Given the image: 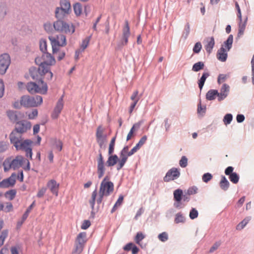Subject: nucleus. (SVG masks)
<instances>
[{"mask_svg": "<svg viewBox=\"0 0 254 254\" xmlns=\"http://www.w3.org/2000/svg\"><path fill=\"white\" fill-rule=\"evenodd\" d=\"M69 13V12L60 7H57L55 11V15L58 20L53 23L56 31L70 35L74 32L75 28L72 24L67 23L62 20Z\"/></svg>", "mask_w": 254, "mask_h": 254, "instance_id": "1", "label": "nucleus"}, {"mask_svg": "<svg viewBox=\"0 0 254 254\" xmlns=\"http://www.w3.org/2000/svg\"><path fill=\"white\" fill-rule=\"evenodd\" d=\"M31 125L30 122L26 120L18 121L14 129L10 133L9 137L11 144L20 143L23 141L22 134L30 129Z\"/></svg>", "mask_w": 254, "mask_h": 254, "instance_id": "2", "label": "nucleus"}, {"mask_svg": "<svg viewBox=\"0 0 254 254\" xmlns=\"http://www.w3.org/2000/svg\"><path fill=\"white\" fill-rule=\"evenodd\" d=\"M26 88L29 92L31 94L40 93L46 94L48 91L47 84L44 80L40 79L39 82H29L27 83Z\"/></svg>", "mask_w": 254, "mask_h": 254, "instance_id": "3", "label": "nucleus"}, {"mask_svg": "<svg viewBox=\"0 0 254 254\" xmlns=\"http://www.w3.org/2000/svg\"><path fill=\"white\" fill-rule=\"evenodd\" d=\"M43 102V98L40 95L30 96L24 95L21 97L20 104L25 108L36 107Z\"/></svg>", "mask_w": 254, "mask_h": 254, "instance_id": "4", "label": "nucleus"}, {"mask_svg": "<svg viewBox=\"0 0 254 254\" xmlns=\"http://www.w3.org/2000/svg\"><path fill=\"white\" fill-rule=\"evenodd\" d=\"M33 142L29 139L23 140L20 143L12 144L17 151H24L25 152V156L30 159H32V149L31 147Z\"/></svg>", "mask_w": 254, "mask_h": 254, "instance_id": "5", "label": "nucleus"}, {"mask_svg": "<svg viewBox=\"0 0 254 254\" xmlns=\"http://www.w3.org/2000/svg\"><path fill=\"white\" fill-rule=\"evenodd\" d=\"M109 177L106 176L102 181L99 193H102L106 196H109L114 190V184L111 181H109Z\"/></svg>", "mask_w": 254, "mask_h": 254, "instance_id": "6", "label": "nucleus"}, {"mask_svg": "<svg viewBox=\"0 0 254 254\" xmlns=\"http://www.w3.org/2000/svg\"><path fill=\"white\" fill-rule=\"evenodd\" d=\"M24 163L26 164V166L23 167L25 171H29L30 169V162L29 160L23 156L20 155L16 156L14 159H12L11 158V164H12V168L16 170L21 167Z\"/></svg>", "mask_w": 254, "mask_h": 254, "instance_id": "7", "label": "nucleus"}, {"mask_svg": "<svg viewBox=\"0 0 254 254\" xmlns=\"http://www.w3.org/2000/svg\"><path fill=\"white\" fill-rule=\"evenodd\" d=\"M11 63V59L9 54L4 53L0 55V74H4L10 64Z\"/></svg>", "mask_w": 254, "mask_h": 254, "instance_id": "8", "label": "nucleus"}, {"mask_svg": "<svg viewBox=\"0 0 254 254\" xmlns=\"http://www.w3.org/2000/svg\"><path fill=\"white\" fill-rule=\"evenodd\" d=\"M97 162V173L98 179H100L104 176L106 171L104 158L100 150H99L98 157Z\"/></svg>", "mask_w": 254, "mask_h": 254, "instance_id": "9", "label": "nucleus"}, {"mask_svg": "<svg viewBox=\"0 0 254 254\" xmlns=\"http://www.w3.org/2000/svg\"><path fill=\"white\" fill-rule=\"evenodd\" d=\"M58 38V40H57L52 36L49 37V39L52 43L53 53H55L58 51V49L55 47V45L63 47L66 44V37L64 35H61Z\"/></svg>", "mask_w": 254, "mask_h": 254, "instance_id": "10", "label": "nucleus"}, {"mask_svg": "<svg viewBox=\"0 0 254 254\" xmlns=\"http://www.w3.org/2000/svg\"><path fill=\"white\" fill-rule=\"evenodd\" d=\"M180 169L173 167L168 171L163 178L164 181L169 182L176 180L180 177Z\"/></svg>", "mask_w": 254, "mask_h": 254, "instance_id": "11", "label": "nucleus"}, {"mask_svg": "<svg viewBox=\"0 0 254 254\" xmlns=\"http://www.w3.org/2000/svg\"><path fill=\"white\" fill-rule=\"evenodd\" d=\"M41 68H37L32 66L29 68V73L33 80H35L37 82H39L40 79L43 80V76L44 75V71Z\"/></svg>", "mask_w": 254, "mask_h": 254, "instance_id": "12", "label": "nucleus"}, {"mask_svg": "<svg viewBox=\"0 0 254 254\" xmlns=\"http://www.w3.org/2000/svg\"><path fill=\"white\" fill-rule=\"evenodd\" d=\"M64 95L61 96L58 100L56 106L51 115V117L53 119H56L58 118L64 107L63 103Z\"/></svg>", "mask_w": 254, "mask_h": 254, "instance_id": "13", "label": "nucleus"}, {"mask_svg": "<svg viewBox=\"0 0 254 254\" xmlns=\"http://www.w3.org/2000/svg\"><path fill=\"white\" fill-rule=\"evenodd\" d=\"M230 86L228 84L224 83L220 89V92H218V101L220 102L224 100L228 96Z\"/></svg>", "mask_w": 254, "mask_h": 254, "instance_id": "14", "label": "nucleus"}, {"mask_svg": "<svg viewBox=\"0 0 254 254\" xmlns=\"http://www.w3.org/2000/svg\"><path fill=\"white\" fill-rule=\"evenodd\" d=\"M42 58L46 67H49V66L54 65L56 63L54 57L47 52L43 53Z\"/></svg>", "mask_w": 254, "mask_h": 254, "instance_id": "15", "label": "nucleus"}, {"mask_svg": "<svg viewBox=\"0 0 254 254\" xmlns=\"http://www.w3.org/2000/svg\"><path fill=\"white\" fill-rule=\"evenodd\" d=\"M15 175L12 174L9 178L3 180L0 182V188H7L12 187L15 184Z\"/></svg>", "mask_w": 254, "mask_h": 254, "instance_id": "16", "label": "nucleus"}, {"mask_svg": "<svg viewBox=\"0 0 254 254\" xmlns=\"http://www.w3.org/2000/svg\"><path fill=\"white\" fill-rule=\"evenodd\" d=\"M47 186L52 193L55 194L56 196L58 195L60 185L57 183L56 180L53 179L50 180L47 183Z\"/></svg>", "mask_w": 254, "mask_h": 254, "instance_id": "17", "label": "nucleus"}, {"mask_svg": "<svg viewBox=\"0 0 254 254\" xmlns=\"http://www.w3.org/2000/svg\"><path fill=\"white\" fill-rule=\"evenodd\" d=\"M227 52V50H226L223 46H222L217 51L216 55L217 59L222 62H225L228 57Z\"/></svg>", "mask_w": 254, "mask_h": 254, "instance_id": "18", "label": "nucleus"}, {"mask_svg": "<svg viewBox=\"0 0 254 254\" xmlns=\"http://www.w3.org/2000/svg\"><path fill=\"white\" fill-rule=\"evenodd\" d=\"M35 205V201H34L32 203V204L27 208L26 211L24 212V213L22 215L21 220L17 222V228H20L22 226L23 222L27 218L29 213L30 212L31 210H32V208L33 207V206Z\"/></svg>", "mask_w": 254, "mask_h": 254, "instance_id": "19", "label": "nucleus"}, {"mask_svg": "<svg viewBox=\"0 0 254 254\" xmlns=\"http://www.w3.org/2000/svg\"><path fill=\"white\" fill-rule=\"evenodd\" d=\"M147 139V137L146 135L143 136L139 140L138 142L136 144V145L133 147L132 149L130 151L129 154H133L136 152L137 151L139 148L143 145V144L146 142Z\"/></svg>", "mask_w": 254, "mask_h": 254, "instance_id": "20", "label": "nucleus"}, {"mask_svg": "<svg viewBox=\"0 0 254 254\" xmlns=\"http://www.w3.org/2000/svg\"><path fill=\"white\" fill-rule=\"evenodd\" d=\"M119 160L118 156L116 154L109 155L108 160L105 164L107 167H112L116 165Z\"/></svg>", "mask_w": 254, "mask_h": 254, "instance_id": "21", "label": "nucleus"}, {"mask_svg": "<svg viewBox=\"0 0 254 254\" xmlns=\"http://www.w3.org/2000/svg\"><path fill=\"white\" fill-rule=\"evenodd\" d=\"M104 129L101 126H99L96 130V141L106 140L107 136L104 134Z\"/></svg>", "mask_w": 254, "mask_h": 254, "instance_id": "22", "label": "nucleus"}, {"mask_svg": "<svg viewBox=\"0 0 254 254\" xmlns=\"http://www.w3.org/2000/svg\"><path fill=\"white\" fill-rule=\"evenodd\" d=\"M97 195V189L92 192L91 195V198L89 200V202L91 208L92 209V211L91 213V216L93 218L94 217L95 212H94V206L95 204V200Z\"/></svg>", "mask_w": 254, "mask_h": 254, "instance_id": "23", "label": "nucleus"}, {"mask_svg": "<svg viewBox=\"0 0 254 254\" xmlns=\"http://www.w3.org/2000/svg\"><path fill=\"white\" fill-rule=\"evenodd\" d=\"M6 115L12 123H16L18 122V112L15 111L9 110L6 112Z\"/></svg>", "mask_w": 254, "mask_h": 254, "instance_id": "24", "label": "nucleus"}, {"mask_svg": "<svg viewBox=\"0 0 254 254\" xmlns=\"http://www.w3.org/2000/svg\"><path fill=\"white\" fill-rule=\"evenodd\" d=\"M219 186L221 190L227 191L230 186V183L224 176H221V180L219 182Z\"/></svg>", "mask_w": 254, "mask_h": 254, "instance_id": "25", "label": "nucleus"}, {"mask_svg": "<svg viewBox=\"0 0 254 254\" xmlns=\"http://www.w3.org/2000/svg\"><path fill=\"white\" fill-rule=\"evenodd\" d=\"M86 237L87 235L86 232H81L77 235L75 243L84 246V244H85L87 241Z\"/></svg>", "mask_w": 254, "mask_h": 254, "instance_id": "26", "label": "nucleus"}, {"mask_svg": "<svg viewBox=\"0 0 254 254\" xmlns=\"http://www.w3.org/2000/svg\"><path fill=\"white\" fill-rule=\"evenodd\" d=\"M218 91L216 89L209 90L206 94V99L209 101L214 100L216 96L218 97Z\"/></svg>", "mask_w": 254, "mask_h": 254, "instance_id": "27", "label": "nucleus"}, {"mask_svg": "<svg viewBox=\"0 0 254 254\" xmlns=\"http://www.w3.org/2000/svg\"><path fill=\"white\" fill-rule=\"evenodd\" d=\"M209 76H210V74L208 72H204L202 73L201 77L198 80V87L200 90H202L206 79Z\"/></svg>", "mask_w": 254, "mask_h": 254, "instance_id": "28", "label": "nucleus"}, {"mask_svg": "<svg viewBox=\"0 0 254 254\" xmlns=\"http://www.w3.org/2000/svg\"><path fill=\"white\" fill-rule=\"evenodd\" d=\"M215 45V41L213 37L210 38V40L207 42V44L205 45V49L208 54H210Z\"/></svg>", "mask_w": 254, "mask_h": 254, "instance_id": "29", "label": "nucleus"}, {"mask_svg": "<svg viewBox=\"0 0 254 254\" xmlns=\"http://www.w3.org/2000/svg\"><path fill=\"white\" fill-rule=\"evenodd\" d=\"M129 146L128 145L125 146L120 153V158H125L127 160L128 157L132 155L133 154H129L130 151H128Z\"/></svg>", "mask_w": 254, "mask_h": 254, "instance_id": "30", "label": "nucleus"}, {"mask_svg": "<svg viewBox=\"0 0 254 254\" xmlns=\"http://www.w3.org/2000/svg\"><path fill=\"white\" fill-rule=\"evenodd\" d=\"M247 20L248 18L246 17V19L245 20L243 23L242 22H240L239 24V29L237 34L238 37H240L244 34V31L245 30L247 24Z\"/></svg>", "mask_w": 254, "mask_h": 254, "instance_id": "31", "label": "nucleus"}, {"mask_svg": "<svg viewBox=\"0 0 254 254\" xmlns=\"http://www.w3.org/2000/svg\"><path fill=\"white\" fill-rule=\"evenodd\" d=\"M60 5V8L66 10L69 13L71 11L70 4L68 0H61Z\"/></svg>", "mask_w": 254, "mask_h": 254, "instance_id": "32", "label": "nucleus"}, {"mask_svg": "<svg viewBox=\"0 0 254 254\" xmlns=\"http://www.w3.org/2000/svg\"><path fill=\"white\" fill-rule=\"evenodd\" d=\"M233 42V36L231 34L229 35L226 41L224 42L222 46H225L227 50V51H229L232 47V44Z\"/></svg>", "mask_w": 254, "mask_h": 254, "instance_id": "33", "label": "nucleus"}, {"mask_svg": "<svg viewBox=\"0 0 254 254\" xmlns=\"http://www.w3.org/2000/svg\"><path fill=\"white\" fill-rule=\"evenodd\" d=\"M173 195L175 201H181L182 199L183 191L181 189H177L174 191Z\"/></svg>", "mask_w": 254, "mask_h": 254, "instance_id": "34", "label": "nucleus"}, {"mask_svg": "<svg viewBox=\"0 0 254 254\" xmlns=\"http://www.w3.org/2000/svg\"><path fill=\"white\" fill-rule=\"evenodd\" d=\"M251 216L246 217L240 223H239L237 225V226L236 227V229L237 230H242L246 226V225L249 223V222L251 220Z\"/></svg>", "mask_w": 254, "mask_h": 254, "instance_id": "35", "label": "nucleus"}, {"mask_svg": "<svg viewBox=\"0 0 254 254\" xmlns=\"http://www.w3.org/2000/svg\"><path fill=\"white\" fill-rule=\"evenodd\" d=\"M44 28L45 30L48 34H53L54 31H56L53 24L51 23L50 22H47L44 24Z\"/></svg>", "mask_w": 254, "mask_h": 254, "instance_id": "36", "label": "nucleus"}, {"mask_svg": "<svg viewBox=\"0 0 254 254\" xmlns=\"http://www.w3.org/2000/svg\"><path fill=\"white\" fill-rule=\"evenodd\" d=\"M204 67V63L203 62H198L192 65V70L194 72H198L203 69Z\"/></svg>", "mask_w": 254, "mask_h": 254, "instance_id": "37", "label": "nucleus"}, {"mask_svg": "<svg viewBox=\"0 0 254 254\" xmlns=\"http://www.w3.org/2000/svg\"><path fill=\"white\" fill-rule=\"evenodd\" d=\"M4 172L8 171L10 169L12 168V164H11V158H6L4 161H2V165Z\"/></svg>", "mask_w": 254, "mask_h": 254, "instance_id": "38", "label": "nucleus"}, {"mask_svg": "<svg viewBox=\"0 0 254 254\" xmlns=\"http://www.w3.org/2000/svg\"><path fill=\"white\" fill-rule=\"evenodd\" d=\"M35 62L36 64L39 65V68H42V71H46V67L44 64V61L41 57H37L35 59Z\"/></svg>", "mask_w": 254, "mask_h": 254, "instance_id": "39", "label": "nucleus"}, {"mask_svg": "<svg viewBox=\"0 0 254 254\" xmlns=\"http://www.w3.org/2000/svg\"><path fill=\"white\" fill-rule=\"evenodd\" d=\"M190 24L189 22H187L184 27V29L182 33V37L184 39L186 40L187 39L190 34Z\"/></svg>", "mask_w": 254, "mask_h": 254, "instance_id": "40", "label": "nucleus"}, {"mask_svg": "<svg viewBox=\"0 0 254 254\" xmlns=\"http://www.w3.org/2000/svg\"><path fill=\"white\" fill-rule=\"evenodd\" d=\"M123 199H124V196L123 195H120L119 196L117 201L116 202L115 204L113 206V207L111 211V212L112 213H113L114 212H115L116 210V209L118 206H120L122 205L123 201Z\"/></svg>", "mask_w": 254, "mask_h": 254, "instance_id": "41", "label": "nucleus"}, {"mask_svg": "<svg viewBox=\"0 0 254 254\" xmlns=\"http://www.w3.org/2000/svg\"><path fill=\"white\" fill-rule=\"evenodd\" d=\"M16 194V190L14 189L9 190L5 192V197L8 198L10 200H13Z\"/></svg>", "mask_w": 254, "mask_h": 254, "instance_id": "42", "label": "nucleus"}, {"mask_svg": "<svg viewBox=\"0 0 254 254\" xmlns=\"http://www.w3.org/2000/svg\"><path fill=\"white\" fill-rule=\"evenodd\" d=\"M53 145L54 147L58 149L59 151H61L63 148V143L62 142L57 138H54L53 139Z\"/></svg>", "mask_w": 254, "mask_h": 254, "instance_id": "43", "label": "nucleus"}, {"mask_svg": "<svg viewBox=\"0 0 254 254\" xmlns=\"http://www.w3.org/2000/svg\"><path fill=\"white\" fill-rule=\"evenodd\" d=\"M7 14V8L6 6L1 3H0V20L3 19Z\"/></svg>", "mask_w": 254, "mask_h": 254, "instance_id": "44", "label": "nucleus"}, {"mask_svg": "<svg viewBox=\"0 0 254 254\" xmlns=\"http://www.w3.org/2000/svg\"><path fill=\"white\" fill-rule=\"evenodd\" d=\"M39 46L40 51L44 53L47 52V45L46 40L45 39H41L39 41Z\"/></svg>", "mask_w": 254, "mask_h": 254, "instance_id": "45", "label": "nucleus"}, {"mask_svg": "<svg viewBox=\"0 0 254 254\" xmlns=\"http://www.w3.org/2000/svg\"><path fill=\"white\" fill-rule=\"evenodd\" d=\"M229 179L232 183L236 184L239 182L240 177L236 172H234L229 176Z\"/></svg>", "mask_w": 254, "mask_h": 254, "instance_id": "46", "label": "nucleus"}, {"mask_svg": "<svg viewBox=\"0 0 254 254\" xmlns=\"http://www.w3.org/2000/svg\"><path fill=\"white\" fill-rule=\"evenodd\" d=\"M230 77V74H219L217 77V83L220 84L225 82L227 79Z\"/></svg>", "mask_w": 254, "mask_h": 254, "instance_id": "47", "label": "nucleus"}, {"mask_svg": "<svg viewBox=\"0 0 254 254\" xmlns=\"http://www.w3.org/2000/svg\"><path fill=\"white\" fill-rule=\"evenodd\" d=\"M186 219L181 212H179L176 214L175 218V222L177 224L180 223H184Z\"/></svg>", "mask_w": 254, "mask_h": 254, "instance_id": "48", "label": "nucleus"}, {"mask_svg": "<svg viewBox=\"0 0 254 254\" xmlns=\"http://www.w3.org/2000/svg\"><path fill=\"white\" fill-rule=\"evenodd\" d=\"M145 237V235L141 232H138L136 233L134 238V241L137 244L140 245V242L144 239Z\"/></svg>", "mask_w": 254, "mask_h": 254, "instance_id": "49", "label": "nucleus"}, {"mask_svg": "<svg viewBox=\"0 0 254 254\" xmlns=\"http://www.w3.org/2000/svg\"><path fill=\"white\" fill-rule=\"evenodd\" d=\"M91 38V36L86 37L82 42L81 45V49L82 51H83L88 46L89 41Z\"/></svg>", "mask_w": 254, "mask_h": 254, "instance_id": "50", "label": "nucleus"}, {"mask_svg": "<svg viewBox=\"0 0 254 254\" xmlns=\"http://www.w3.org/2000/svg\"><path fill=\"white\" fill-rule=\"evenodd\" d=\"M84 245L75 243V248L73 251V254H79L83 251Z\"/></svg>", "mask_w": 254, "mask_h": 254, "instance_id": "51", "label": "nucleus"}, {"mask_svg": "<svg viewBox=\"0 0 254 254\" xmlns=\"http://www.w3.org/2000/svg\"><path fill=\"white\" fill-rule=\"evenodd\" d=\"M73 10L76 15H79L81 13L82 6L80 3H76L73 5Z\"/></svg>", "mask_w": 254, "mask_h": 254, "instance_id": "52", "label": "nucleus"}, {"mask_svg": "<svg viewBox=\"0 0 254 254\" xmlns=\"http://www.w3.org/2000/svg\"><path fill=\"white\" fill-rule=\"evenodd\" d=\"M116 141V136L113 137L110 141L109 147L108 154L109 155H111L114 153V146Z\"/></svg>", "mask_w": 254, "mask_h": 254, "instance_id": "53", "label": "nucleus"}, {"mask_svg": "<svg viewBox=\"0 0 254 254\" xmlns=\"http://www.w3.org/2000/svg\"><path fill=\"white\" fill-rule=\"evenodd\" d=\"M233 120V115L231 114H227L223 118V122L225 125H229Z\"/></svg>", "mask_w": 254, "mask_h": 254, "instance_id": "54", "label": "nucleus"}, {"mask_svg": "<svg viewBox=\"0 0 254 254\" xmlns=\"http://www.w3.org/2000/svg\"><path fill=\"white\" fill-rule=\"evenodd\" d=\"M130 30L127 21H126V25L123 29V37H129L130 36Z\"/></svg>", "mask_w": 254, "mask_h": 254, "instance_id": "55", "label": "nucleus"}, {"mask_svg": "<svg viewBox=\"0 0 254 254\" xmlns=\"http://www.w3.org/2000/svg\"><path fill=\"white\" fill-rule=\"evenodd\" d=\"M198 211L194 208H192L190 212L189 216L190 218L193 220L196 218L198 217Z\"/></svg>", "mask_w": 254, "mask_h": 254, "instance_id": "56", "label": "nucleus"}, {"mask_svg": "<svg viewBox=\"0 0 254 254\" xmlns=\"http://www.w3.org/2000/svg\"><path fill=\"white\" fill-rule=\"evenodd\" d=\"M158 238L161 242H165L168 240V235L167 232H164L158 235Z\"/></svg>", "mask_w": 254, "mask_h": 254, "instance_id": "57", "label": "nucleus"}, {"mask_svg": "<svg viewBox=\"0 0 254 254\" xmlns=\"http://www.w3.org/2000/svg\"><path fill=\"white\" fill-rule=\"evenodd\" d=\"M44 75L46 76V78L48 80H51L52 79L53 74L50 70V67H46V71H44Z\"/></svg>", "mask_w": 254, "mask_h": 254, "instance_id": "58", "label": "nucleus"}, {"mask_svg": "<svg viewBox=\"0 0 254 254\" xmlns=\"http://www.w3.org/2000/svg\"><path fill=\"white\" fill-rule=\"evenodd\" d=\"M8 235L7 230H3L2 231L0 235V247H1L4 243L5 239L7 237Z\"/></svg>", "mask_w": 254, "mask_h": 254, "instance_id": "59", "label": "nucleus"}, {"mask_svg": "<svg viewBox=\"0 0 254 254\" xmlns=\"http://www.w3.org/2000/svg\"><path fill=\"white\" fill-rule=\"evenodd\" d=\"M202 49V45L200 42H198L195 44L193 48V52L195 54H198Z\"/></svg>", "mask_w": 254, "mask_h": 254, "instance_id": "60", "label": "nucleus"}, {"mask_svg": "<svg viewBox=\"0 0 254 254\" xmlns=\"http://www.w3.org/2000/svg\"><path fill=\"white\" fill-rule=\"evenodd\" d=\"M127 161V160L125 158H120V159H119V160L118 161V164L117 167V170L118 171L121 170L125 165Z\"/></svg>", "mask_w": 254, "mask_h": 254, "instance_id": "61", "label": "nucleus"}, {"mask_svg": "<svg viewBox=\"0 0 254 254\" xmlns=\"http://www.w3.org/2000/svg\"><path fill=\"white\" fill-rule=\"evenodd\" d=\"M179 165L182 168H185L188 165V158L185 156H183L179 161Z\"/></svg>", "mask_w": 254, "mask_h": 254, "instance_id": "62", "label": "nucleus"}, {"mask_svg": "<svg viewBox=\"0 0 254 254\" xmlns=\"http://www.w3.org/2000/svg\"><path fill=\"white\" fill-rule=\"evenodd\" d=\"M212 175L209 173H206L203 175L202 180L204 183H208L212 178Z\"/></svg>", "mask_w": 254, "mask_h": 254, "instance_id": "63", "label": "nucleus"}, {"mask_svg": "<svg viewBox=\"0 0 254 254\" xmlns=\"http://www.w3.org/2000/svg\"><path fill=\"white\" fill-rule=\"evenodd\" d=\"M197 188L196 186H192L189 188L186 192L190 195L194 194L197 193Z\"/></svg>", "mask_w": 254, "mask_h": 254, "instance_id": "64", "label": "nucleus"}]
</instances>
